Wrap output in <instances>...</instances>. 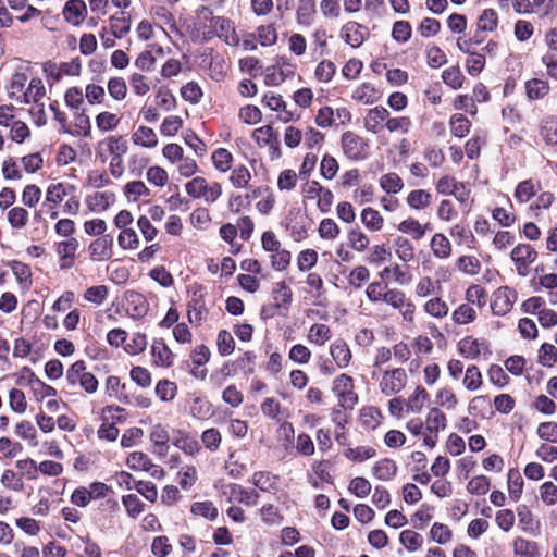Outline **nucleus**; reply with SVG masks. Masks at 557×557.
I'll use <instances>...</instances> for the list:
<instances>
[{"label": "nucleus", "mask_w": 557, "mask_h": 557, "mask_svg": "<svg viewBox=\"0 0 557 557\" xmlns=\"http://www.w3.org/2000/svg\"><path fill=\"white\" fill-rule=\"evenodd\" d=\"M46 88L40 78H33L28 83L26 90L21 95L24 103H39V100L45 96Z\"/></svg>", "instance_id": "2f4dec72"}, {"label": "nucleus", "mask_w": 557, "mask_h": 557, "mask_svg": "<svg viewBox=\"0 0 557 557\" xmlns=\"http://www.w3.org/2000/svg\"><path fill=\"white\" fill-rule=\"evenodd\" d=\"M95 122L99 131L110 132L119 126L121 119L115 113L103 111L96 116Z\"/></svg>", "instance_id": "de8ad7c7"}, {"label": "nucleus", "mask_w": 557, "mask_h": 557, "mask_svg": "<svg viewBox=\"0 0 557 557\" xmlns=\"http://www.w3.org/2000/svg\"><path fill=\"white\" fill-rule=\"evenodd\" d=\"M201 442L208 450L214 453L222 443L221 432L216 428L207 429L201 434Z\"/></svg>", "instance_id": "052dcab7"}, {"label": "nucleus", "mask_w": 557, "mask_h": 557, "mask_svg": "<svg viewBox=\"0 0 557 557\" xmlns=\"http://www.w3.org/2000/svg\"><path fill=\"white\" fill-rule=\"evenodd\" d=\"M407 381L408 375L405 369L394 368L385 370L379 382V388L384 396H394L405 388Z\"/></svg>", "instance_id": "0eeeda50"}, {"label": "nucleus", "mask_w": 557, "mask_h": 557, "mask_svg": "<svg viewBox=\"0 0 557 557\" xmlns=\"http://www.w3.org/2000/svg\"><path fill=\"white\" fill-rule=\"evenodd\" d=\"M539 362L544 367H553L557 362V348L544 343L539 349Z\"/></svg>", "instance_id": "774afa93"}, {"label": "nucleus", "mask_w": 557, "mask_h": 557, "mask_svg": "<svg viewBox=\"0 0 557 557\" xmlns=\"http://www.w3.org/2000/svg\"><path fill=\"white\" fill-rule=\"evenodd\" d=\"M540 134L547 145H557V116L546 117L540 128Z\"/></svg>", "instance_id": "a19ab883"}, {"label": "nucleus", "mask_w": 557, "mask_h": 557, "mask_svg": "<svg viewBox=\"0 0 557 557\" xmlns=\"http://www.w3.org/2000/svg\"><path fill=\"white\" fill-rule=\"evenodd\" d=\"M344 456L355 462H363L376 456V449L371 446H358L355 448H347Z\"/></svg>", "instance_id": "a18cd8bd"}, {"label": "nucleus", "mask_w": 557, "mask_h": 557, "mask_svg": "<svg viewBox=\"0 0 557 557\" xmlns=\"http://www.w3.org/2000/svg\"><path fill=\"white\" fill-rule=\"evenodd\" d=\"M379 183L380 187L387 194H398L404 188L403 180L394 172L382 175Z\"/></svg>", "instance_id": "c03bdc74"}, {"label": "nucleus", "mask_w": 557, "mask_h": 557, "mask_svg": "<svg viewBox=\"0 0 557 557\" xmlns=\"http://www.w3.org/2000/svg\"><path fill=\"white\" fill-rule=\"evenodd\" d=\"M88 14L84 0H67L62 10V16L66 23L77 27L81 26Z\"/></svg>", "instance_id": "4468645a"}, {"label": "nucleus", "mask_w": 557, "mask_h": 557, "mask_svg": "<svg viewBox=\"0 0 557 557\" xmlns=\"http://www.w3.org/2000/svg\"><path fill=\"white\" fill-rule=\"evenodd\" d=\"M333 36L327 32L324 26H317L310 34L311 49L320 57L326 55L330 52L329 41Z\"/></svg>", "instance_id": "6ab92c4d"}, {"label": "nucleus", "mask_w": 557, "mask_h": 557, "mask_svg": "<svg viewBox=\"0 0 557 557\" xmlns=\"http://www.w3.org/2000/svg\"><path fill=\"white\" fill-rule=\"evenodd\" d=\"M330 354L341 369L347 368L352 357L349 346L343 339H336L331 345Z\"/></svg>", "instance_id": "b1692460"}, {"label": "nucleus", "mask_w": 557, "mask_h": 557, "mask_svg": "<svg viewBox=\"0 0 557 557\" xmlns=\"http://www.w3.org/2000/svg\"><path fill=\"white\" fill-rule=\"evenodd\" d=\"M252 138L260 146L274 147L278 145V139L271 125H264L253 131Z\"/></svg>", "instance_id": "e433bc0d"}, {"label": "nucleus", "mask_w": 557, "mask_h": 557, "mask_svg": "<svg viewBox=\"0 0 557 557\" xmlns=\"http://www.w3.org/2000/svg\"><path fill=\"white\" fill-rule=\"evenodd\" d=\"M153 363L158 367L169 368L173 363V352L163 341H154L151 346Z\"/></svg>", "instance_id": "a878e982"}, {"label": "nucleus", "mask_w": 557, "mask_h": 557, "mask_svg": "<svg viewBox=\"0 0 557 557\" xmlns=\"http://www.w3.org/2000/svg\"><path fill=\"white\" fill-rule=\"evenodd\" d=\"M343 153L352 161L364 160L368 156V141L360 135L347 131L341 137Z\"/></svg>", "instance_id": "423d86ee"}, {"label": "nucleus", "mask_w": 557, "mask_h": 557, "mask_svg": "<svg viewBox=\"0 0 557 557\" xmlns=\"http://www.w3.org/2000/svg\"><path fill=\"white\" fill-rule=\"evenodd\" d=\"M78 247L79 243L75 237H71L55 244V252L59 257L60 269L66 270L74 265L75 253Z\"/></svg>", "instance_id": "2eb2a0df"}, {"label": "nucleus", "mask_w": 557, "mask_h": 557, "mask_svg": "<svg viewBox=\"0 0 557 557\" xmlns=\"http://www.w3.org/2000/svg\"><path fill=\"white\" fill-rule=\"evenodd\" d=\"M114 201V195L110 191H96L88 195L86 198V206L92 212L106 211Z\"/></svg>", "instance_id": "5701e85b"}, {"label": "nucleus", "mask_w": 557, "mask_h": 557, "mask_svg": "<svg viewBox=\"0 0 557 557\" xmlns=\"http://www.w3.org/2000/svg\"><path fill=\"white\" fill-rule=\"evenodd\" d=\"M339 233V226L331 218L322 219L318 226V234L324 240H335Z\"/></svg>", "instance_id": "603ef678"}, {"label": "nucleus", "mask_w": 557, "mask_h": 557, "mask_svg": "<svg viewBox=\"0 0 557 557\" xmlns=\"http://www.w3.org/2000/svg\"><path fill=\"white\" fill-rule=\"evenodd\" d=\"M87 251L91 261L110 260L113 255V242L107 236L98 237L88 245Z\"/></svg>", "instance_id": "dca6fc26"}, {"label": "nucleus", "mask_w": 557, "mask_h": 557, "mask_svg": "<svg viewBox=\"0 0 557 557\" xmlns=\"http://www.w3.org/2000/svg\"><path fill=\"white\" fill-rule=\"evenodd\" d=\"M397 472V466L392 459L385 458L376 461L372 468L373 475L381 481L392 480Z\"/></svg>", "instance_id": "c756f323"}, {"label": "nucleus", "mask_w": 557, "mask_h": 557, "mask_svg": "<svg viewBox=\"0 0 557 557\" xmlns=\"http://www.w3.org/2000/svg\"><path fill=\"white\" fill-rule=\"evenodd\" d=\"M124 194L129 201H137L141 197H149L150 190L141 181H132L124 187Z\"/></svg>", "instance_id": "8fccbe9b"}, {"label": "nucleus", "mask_w": 557, "mask_h": 557, "mask_svg": "<svg viewBox=\"0 0 557 557\" xmlns=\"http://www.w3.org/2000/svg\"><path fill=\"white\" fill-rule=\"evenodd\" d=\"M22 372L23 375L18 380V384H24V380L25 384L30 387L37 401H42L46 398L54 397L57 395V389L42 382L29 368H23Z\"/></svg>", "instance_id": "9d476101"}, {"label": "nucleus", "mask_w": 557, "mask_h": 557, "mask_svg": "<svg viewBox=\"0 0 557 557\" xmlns=\"http://www.w3.org/2000/svg\"><path fill=\"white\" fill-rule=\"evenodd\" d=\"M508 492L512 500L520 499L523 490V479L518 469H510L508 471Z\"/></svg>", "instance_id": "37998d69"}, {"label": "nucleus", "mask_w": 557, "mask_h": 557, "mask_svg": "<svg viewBox=\"0 0 557 557\" xmlns=\"http://www.w3.org/2000/svg\"><path fill=\"white\" fill-rule=\"evenodd\" d=\"M347 239L349 247L357 252H363L370 245L368 235L358 227L348 231Z\"/></svg>", "instance_id": "ea45409f"}, {"label": "nucleus", "mask_w": 557, "mask_h": 557, "mask_svg": "<svg viewBox=\"0 0 557 557\" xmlns=\"http://www.w3.org/2000/svg\"><path fill=\"white\" fill-rule=\"evenodd\" d=\"M332 338V331L324 323H313L307 334V341L315 346H324Z\"/></svg>", "instance_id": "393cba45"}, {"label": "nucleus", "mask_w": 557, "mask_h": 557, "mask_svg": "<svg viewBox=\"0 0 557 557\" xmlns=\"http://www.w3.org/2000/svg\"><path fill=\"white\" fill-rule=\"evenodd\" d=\"M107 147L112 159L117 163H123L122 156L128 150L127 140L122 135H112L107 137L102 143Z\"/></svg>", "instance_id": "412c9836"}, {"label": "nucleus", "mask_w": 557, "mask_h": 557, "mask_svg": "<svg viewBox=\"0 0 557 557\" xmlns=\"http://www.w3.org/2000/svg\"><path fill=\"white\" fill-rule=\"evenodd\" d=\"M446 428V417L444 412L437 408L430 410L426 418V429L430 433L437 434L438 431Z\"/></svg>", "instance_id": "6e6d98bb"}, {"label": "nucleus", "mask_w": 557, "mask_h": 557, "mask_svg": "<svg viewBox=\"0 0 557 557\" xmlns=\"http://www.w3.org/2000/svg\"><path fill=\"white\" fill-rule=\"evenodd\" d=\"M369 35L367 26L355 21L346 22L339 29V37L354 49L359 48Z\"/></svg>", "instance_id": "9b49d317"}, {"label": "nucleus", "mask_w": 557, "mask_h": 557, "mask_svg": "<svg viewBox=\"0 0 557 557\" xmlns=\"http://www.w3.org/2000/svg\"><path fill=\"white\" fill-rule=\"evenodd\" d=\"M384 302L398 310L405 321L412 322L414 320L416 306L403 290L397 288L389 289Z\"/></svg>", "instance_id": "1a4fd4ad"}, {"label": "nucleus", "mask_w": 557, "mask_h": 557, "mask_svg": "<svg viewBox=\"0 0 557 557\" xmlns=\"http://www.w3.org/2000/svg\"><path fill=\"white\" fill-rule=\"evenodd\" d=\"M336 73V65L333 61L323 59L321 60L314 70V77L320 83H329L332 81Z\"/></svg>", "instance_id": "49530a36"}, {"label": "nucleus", "mask_w": 557, "mask_h": 557, "mask_svg": "<svg viewBox=\"0 0 557 557\" xmlns=\"http://www.w3.org/2000/svg\"><path fill=\"white\" fill-rule=\"evenodd\" d=\"M510 258L516 265L517 273L520 276H527L530 264L537 258V252L529 244H519L512 249Z\"/></svg>", "instance_id": "f8f14e48"}, {"label": "nucleus", "mask_w": 557, "mask_h": 557, "mask_svg": "<svg viewBox=\"0 0 557 557\" xmlns=\"http://www.w3.org/2000/svg\"><path fill=\"white\" fill-rule=\"evenodd\" d=\"M549 92L547 81L532 78L525 82V94L529 100L543 99Z\"/></svg>", "instance_id": "473e14b6"}, {"label": "nucleus", "mask_w": 557, "mask_h": 557, "mask_svg": "<svg viewBox=\"0 0 557 557\" xmlns=\"http://www.w3.org/2000/svg\"><path fill=\"white\" fill-rule=\"evenodd\" d=\"M212 163L216 171L226 173L233 163L232 153L225 148H219L211 156Z\"/></svg>", "instance_id": "79ce46f5"}, {"label": "nucleus", "mask_w": 557, "mask_h": 557, "mask_svg": "<svg viewBox=\"0 0 557 557\" xmlns=\"http://www.w3.org/2000/svg\"><path fill=\"white\" fill-rule=\"evenodd\" d=\"M249 37L256 39L261 47H272L277 42L278 34L273 24H264L258 26Z\"/></svg>", "instance_id": "aec40b11"}, {"label": "nucleus", "mask_w": 557, "mask_h": 557, "mask_svg": "<svg viewBox=\"0 0 557 557\" xmlns=\"http://www.w3.org/2000/svg\"><path fill=\"white\" fill-rule=\"evenodd\" d=\"M131 140L135 146L145 148V149H153L159 144V138L157 133L148 126L139 125L134 128L131 134Z\"/></svg>", "instance_id": "a211bd4d"}, {"label": "nucleus", "mask_w": 557, "mask_h": 557, "mask_svg": "<svg viewBox=\"0 0 557 557\" xmlns=\"http://www.w3.org/2000/svg\"><path fill=\"white\" fill-rule=\"evenodd\" d=\"M156 395L161 401H171L177 394V386L169 380H160L154 387Z\"/></svg>", "instance_id": "4d7b16f0"}, {"label": "nucleus", "mask_w": 557, "mask_h": 557, "mask_svg": "<svg viewBox=\"0 0 557 557\" xmlns=\"http://www.w3.org/2000/svg\"><path fill=\"white\" fill-rule=\"evenodd\" d=\"M431 248L437 258H447L451 251V245L443 234H435L431 240Z\"/></svg>", "instance_id": "bf43d9fd"}, {"label": "nucleus", "mask_w": 557, "mask_h": 557, "mask_svg": "<svg viewBox=\"0 0 557 557\" xmlns=\"http://www.w3.org/2000/svg\"><path fill=\"white\" fill-rule=\"evenodd\" d=\"M190 511L196 516L203 517L211 521L215 520L219 516L218 508L209 500L194 503Z\"/></svg>", "instance_id": "3c124183"}, {"label": "nucleus", "mask_w": 557, "mask_h": 557, "mask_svg": "<svg viewBox=\"0 0 557 557\" xmlns=\"http://www.w3.org/2000/svg\"><path fill=\"white\" fill-rule=\"evenodd\" d=\"M272 296L275 308H288L293 300L292 288L284 282L280 281L273 285Z\"/></svg>", "instance_id": "bb28decb"}, {"label": "nucleus", "mask_w": 557, "mask_h": 557, "mask_svg": "<svg viewBox=\"0 0 557 557\" xmlns=\"http://www.w3.org/2000/svg\"><path fill=\"white\" fill-rule=\"evenodd\" d=\"M108 92L116 101H122L127 95V85L122 77H112L108 81Z\"/></svg>", "instance_id": "e2e57ef3"}, {"label": "nucleus", "mask_w": 557, "mask_h": 557, "mask_svg": "<svg viewBox=\"0 0 557 557\" xmlns=\"http://www.w3.org/2000/svg\"><path fill=\"white\" fill-rule=\"evenodd\" d=\"M513 554L515 557H537L540 556L537 543L517 537L513 541Z\"/></svg>", "instance_id": "f704fd0d"}, {"label": "nucleus", "mask_w": 557, "mask_h": 557, "mask_svg": "<svg viewBox=\"0 0 557 557\" xmlns=\"http://www.w3.org/2000/svg\"><path fill=\"white\" fill-rule=\"evenodd\" d=\"M288 51L295 57H302L308 49L306 37L300 33H292L287 38Z\"/></svg>", "instance_id": "09e8293b"}, {"label": "nucleus", "mask_w": 557, "mask_h": 557, "mask_svg": "<svg viewBox=\"0 0 557 557\" xmlns=\"http://www.w3.org/2000/svg\"><path fill=\"white\" fill-rule=\"evenodd\" d=\"M388 116L389 112L386 108L381 106L372 108L363 119L364 128L372 134H379L384 128Z\"/></svg>", "instance_id": "f3484780"}, {"label": "nucleus", "mask_w": 557, "mask_h": 557, "mask_svg": "<svg viewBox=\"0 0 557 557\" xmlns=\"http://www.w3.org/2000/svg\"><path fill=\"white\" fill-rule=\"evenodd\" d=\"M351 97L358 102L372 104L380 99L381 95L372 84L362 83L356 87Z\"/></svg>", "instance_id": "c85d7f7f"}, {"label": "nucleus", "mask_w": 557, "mask_h": 557, "mask_svg": "<svg viewBox=\"0 0 557 557\" xmlns=\"http://www.w3.org/2000/svg\"><path fill=\"white\" fill-rule=\"evenodd\" d=\"M517 300V293L508 286L497 288L493 294L492 310L496 315L509 312Z\"/></svg>", "instance_id": "ddd939ff"}, {"label": "nucleus", "mask_w": 557, "mask_h": 557, "mask_svg": "<svg viewBox=\"0 0 557 557\" xmlns=\"http://www.w3.org/2000/svg\"><path fill=\"white\" fill-rule=\"evenodd\" d=\"M314 0H298L295 18L299 26L308 27L312 24L315 16Z\"/></svg>", "instance_id": "4be33fe9"}, {"label": "nucleus", "mask_w": 557, "mask_h": 557, "mask_svg": "<svg viewBox=\"0 0 557 557\" xmlns=\"http://www.w3.org/2000/svg\"><path fill=\"white\" fill-rule=\"evenodd\" d=\"M262 522L268 525H278L283 522L284 517L281 515L280 509L272 505H263L259 510Z\"/></svg>", "instance_id": "5fc2aeb1"}, {"label": "nucleus", "mask_w": 557, "mask_h": 557, "mask_svg": "<svg viewBox=\"0 0 557 557\" xmlns=\"http://www.w3.org/2000/svg\"><path fill=\"white\" fill-rule=\"evenodd\" d=\"M14 433L17 437L28 441L30 445H38L36 428L29 421L23 420L16 423Z\"/></svg>", "instance_id": "864d4df0"}, {"label": "nucleus", "mask_w": 557, "mask_h": 557, "mask_svg": "<svg viewBox=\"0 0 557 557\" xmlns=\"http://www.w3.org/2000/svg\"><path fill=\"white\" fill-rule=\"evenodd\" d=\"M478 28L482 32H492L497 27L498 14L494 9H485L478 18Z\"/></svg>", "instance_id": "680f3d73"}, {"label": "nucleus", "mask_w": 557, "mask_h": 557, "mask_svg": "<svg viewBox=\"0 0 557 557\" xmlns=\"http://www.w3.org/2000/svg\"><path fill=\"white\" fill-rule=\"evenodd\" d=\"M149 437L156 446H159L164 451L168 450L170 435L166 425L160 423L154 424L150 430Z\"/></svg>", "instance_id": "13d9d810"}, {"label": "nucleus", "mask_w": 557, "mask_h": 557, "mask_svg": "<svg viewBox=\"0 0 557 557\" xmlns=\"http://www.w3.org/2000/svg\"><path fill=\"white\" fill-rule=\"evenodd\" d=\"M117 245L123 250H135L139 247L140 239L136 231L129 226L120 230V233L117 235Z\"/></svg>", "instance_id": "c9c22d12"}, {"label": "nucleus", "mask_w": 557, "mask_h": 557, "mask_svg": "<svg viewBox=\"0 0 557 557\" xmlns=\"http://www.w3.org/2000/svg\"><path fill=\"white\" fill-rule=\"evenodd\" d=\"M131 30V17L125 13L112 15L110 17V32L115 38H123Z\"/></svg>", "instance_id": "7c9ffc66"}, {"label": "nucleus", "mask_w": 557, "mask_h": 557, "mask_svg": "<svg viewBox=\"0 0 557 557\" xmlns=\"http://www.w3.org/2000/svg\"><path fill=\"white\" fill-rule=\"evenodd\" d=\"M428 393L424 387L417 386L406 400V412L419 413L425 405Z\"/></svg>", "instance_id": "4c0bfd02"}, {"label": "nucleus", "mask_w": 557, "mask_h": 557, "mask_svg": "<svg viewBox=\"0 0 557 557\" xmlns=\"http://www.w3.org/2000/svg\"><path fill=\"white\" fill-rule=\"evenodd\" d=\"M64 201L62 212L67 215H77L81 201L76 195V187L69 183H52L45 194L41 208L35 212L36 220H57L60 215L59 207Z\"/></svg>", "instance_id": "f257e3e1"}, {"label": "nucleus", "mask_w": 557, "mask_h": 557, "mask_svg": "<svg viewBox=\"0 0 557 557\" xmlns=\"http://www.w3.org/2000/svg\"><path fill=\"white\" fill-rule=\"evenodd\" d=\"M137 227L147 243H152L159 234L158 228L151 223L148 215H140L137 219Z\"/></svg>", "instance_id": "0e129e2a"}, {"label": "nucleus", "mask_w": 557, "mask_h": 557, "mask_svg": "<svg viewBox=\"0 0 557 557\" xmlns=\"http://www.w3.org/2000/svg\"><path fill=\"white\" fill-rule=\"evenodd\" d=\"M7 220L13 230H22L28 223L29 212L23 207H13L8 211Z\"/></svg>", "instance_id": "58836bf2"}, {"label": "nucleus", "mask_w": 557, "mask_h": 557, "mask_svg": "<svg viewBox=\"0 0 557 557\" xmlns=\"http://www.w3.org/2000/svg\"><path fill=\"white\" fill-rule=\"evenodd\" d=\"M187 195L203 202L214 203L222 196V185L219 182H208L202 176L193 177L185 185Z\"/></svg>", "instance_id": "f03ea898"}, {"label": "nucleus", "mask_w": 557, "mask_h": 557, "mask_svg": "<svg viewBox=\"0 0 557 557\" xmlns=\"http://www.w3.org/2000/svg\"><path fill=\"white\" fill-rule=\"evenodd\" d=\"M278 476L269 471L255 472L251 479L252 484L263 492H275L278 486Z\"/></svg>", "instance_id": "cd10ccee"}, {"label": "nucleus", "mask_w": 557, "mask_h": 557, "mask_svg": "<svg viewBox=\"0 0 557 557\" xmlns=\"http://www.w3.org/2000/svg\"><path fill=\"white\" fill-rule=\"evenodd\" d=\"M360 218H361V222L366 226V228L371 232H377V231L382 230V227H383V224H384L383 216L381 215V213L377 210H375L371 207L364 208L361 211Z\"/></svg>", "instance_id": "72a5a7b5"}, {"label": "nucleus", "mask_w": 557, "mask_h": 557, "mask_svg": "<svg viewBox=\"0 0 557 557\" xmlns=\"http://www.w3.org/2000/svg\"><path fill=\"white\" fill-rule=\"evenodd\" d=\"M332 392L337 398L338 406L344 409H352L358 403V395L354 391V380L347 374H341L335 377Z\"/></svg>", "instance_id": "39448f33"}, {"label": "nucleus", "mask_w": 557, "mask_h": 557, "mask_svg": "<svg viewBox=\"0 0 557 557\" xmlns=\"http://www.w3.org/2000/svg\"><path fill=\"white\" fill-rule=\"evenodd\" d=\"M214 487L219 494L226 498L228 503H240L246 506H256L259 494L252 488H246L237 483L218 482Z\"/></svg>", "instance_id": "20e7f679"}, {"label": "nucleus", "mask_w": 557, "mask_h": 557, "mask_svg": "<svg viewBox=\"0 0 557 557\" xmlns=\"http://www.w3.org/2000/svg\"><path fill=\"white\" fill-rule=\"evenodd\" d=\"M208 314L205 292L201 286H195L187 302V318L191 324L201 325Z\"/></svg>", "instance_id": "6e6552de"}, {"label": "nucleus", "mask_w": 557, "mask_h": 557, "mask_svg": "<svg viewBox=\"0 0 557 557\" xmlns=\"http://www.w3.org/2000/svg\"><path fill=\"white\" fill-rule=\"evenodd\" d=\"M292 253L281 247L271 252V265L276 271H284L290 263Z\"/></svg>", "instance_id": "338daca9"}, {"label": "nucleus", "mask_w": 557, "mask_h": 557, "mask_svg": "<svg viewBox=\"0 0 557 557\" xmlns=\"http://www.w3.org/2000/svg\"><path fill=\"white\" fill-rule=\"evenodd\" d=\"M66 384L71 387L79 386L85 393L91 395L98 391V380L87 371L85 361H75L66 371Z\"/></svg>", "instance_id": "7ed1b4c3"}, {"label": "nucleus", "mask_w": 557, "mask_h": 557, "mask_svg": "<svg viewBox=\"0 0 557 557\" xmlns=\"http://www.w3.org/2000/svg\"><path fill=\"white\" fill-rule=\"evenodd\" d=\"M109 294L106 285H96L88 287L84 293V299L88 302L100 306L104 302Z\"/></svg>", "instance_id": "69168bd1"}]
</instances>
